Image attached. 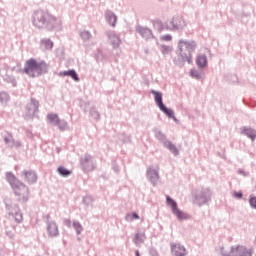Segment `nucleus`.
Instances as JSON below:
<instances>
[{"label": "nucleus", "instance_id": "1", "mask_svg": "<svg viewBox=\"0 0 256 256\" xmlns=\"http://www.w3.org/2000/svg\"><path fill=\"white\" fill-rule=\"evenodd\" d=\"M32 22L37 29H47V31H61L63 29L61 19L44 10L35 11L32 16Z\"/></svg>", "mask_w": 256, "mask_h": 256}, {"label": "nucleus", "instance_id": "2", "mask_svg": "<svg viewBox=\"0 0 256 256\" xmlns=\"http://www.w3.org/2000/svg\"><path fill=\"white\" fill-rule=\"evenodd\" d=\"M195 49H197V42L193 40H179L178 50L176 51L178 56L174 59V63L180 66L185 65V63L191 65Z\"/></svg>", "mask_w": 256, "mask_h": 256}, {"label": "nucleus", "instance_id": "3", "mask_svg": "<svg viewBox=\"0 0 256 256\" xmlns=\"http://www.w3.org/2000/svg\"><path fill=\"white\" fill-rule=\"evenodd\" d=\"M6 180L14 194L19 197L18 201L20 203H27V201H29V187L21 182L13 172H6Z\"/></svg>", "mask_w": 256, "mask_h": 256}, {"label": "nucleus", "instance_id": "4", "mask_svg": "<svg viewBox=\"0 0 256 256\" xmlns=\"http://www.w3.org/2000/svg\"><path fill=\"white\" fill-rule=\"evenodd\" d=\"M23 73L32 79L41 77V75H47L49 73V64L43 60L37 61L35 58H30L25 62Z\"/></svg>", "mask_w": 256, "mask_h": 256}, {"label": "nucleus", "instance_id": "5", "mask_svg": "<svg viewBox=\"0 0 256 256\" xmlns=\"http://www.w3.org/2000/svg\"><path fill=\"white\" fill-rule=\"evenodd\" d=\"M151 93L152 95H154V101L160 111H162V113H164V115H166L168 119H173L174 121H177V118L175 117V112L163 104V93L157 90H151Z\"/></svg>", "mask_w": 256, "mask_h": 256}, {"label": "nucleus", "instance_id": "6", "mask_svg": "<svg viewBox=\"0 0 256 256\" xmlns=\"http://www.w3.org/2000/svg\"><path fill=\"white\" fill-rule=\"evenodd\" d=\"M166 205L171 208L173 215L178 219V221H187L189 219V214L179 210L177 201H175L171 196L166 195Z\"/></svg>", "mask_w": 256, "mask_h": 256}, {"label": "nucleus", "instance_id": "7", "mask_svg": "<svg viewBox=\"0 0 256 256\" xmlns=\"http://www.w3.org/2000/svg\"><path fill=\"white\" fill-rule=\"evenodd\" d=\"M211 197H212L211 189L202 188L196 191L194 196V199H195L194 201L197 205L201 207L202 205H207V203L211 201Z\"/></svg>", "mask_w": 256, "mask_h": 256}, {"label": "nucleus", "instance_id": "8", "mask_svg": "<svg viewBox=\"0 0 256 256\" xmlns=\"http://www.w3.org/2000/svg\"><path fill=\"white\" fill-rule=\"evenodd\" d=\"M80 165L85 173H89V171H93V169H95L97 163H95L93 156L85 154L84 156L80 157Z\"/></svg>", "mask_w": 256, "mask_h": 256}, {"label": "nucleus", "instance_id": "9", "mask_svg": "<svg viewBox=\"0 0 256 256\" xmlns=\"http://www.w3.org/2000/svg\"><path fill=\"white\" fill-rule=\"evenodd\" d=\"M44 221L47 225L46 229L49 237H59V226L55 221H51V215L47 214L44 216Z\"/></svg>", "mask_w": 256, "mask_h": 256}, {"label": "nucleus", "instance_id": "10", "mask_svg": "<svg viewBox=\"0 0 256 256\" xmlns=\"http://www.w3.org/2000/svg\"><path fill=\"white\" fill-rule=\"evenodd\" d=\"M228 256H253V252L245 246H232Z\"/></svg>", "mask_w": 256, "mask_h": 256}, {"label": "nucleus", "instance_id": "11", "mask_svg": "<svg viewBox=\"0 0 256 256\" xmlns=\"http://www.w3.org/2000/svg\"><path fill=\"white\" fill-rule=\"evenodd\" d=\"M22 177L28 185H35L37 183L39 176L37 175V172L32 169L24 170L22 172Z\"/></svg>", "mask_w": 256, "mask_h": 256}, {"label": "nucleus", "instance_id": "12", "mask_svg": "<svg viewBox=\"0 0 256 256\" xmlns=\"http://www.w3.org/2000/svg\"><path fill=\"white\" fill-rule=\"evenodd\" d=\"M39 112V102L35 98H31V101L26 105V115L30 118L35 117V113Z\"/></svg>", "mask_w": 256, "mask_h": 256}, {"label": "nucleus", "instance_id": "13", "mask_svg": "<svg viewBox=\"0 0 256 256\" xmlns=\"http://www.w3.org/2000/svg\"><path fill=\"white\" fill-rule=\"evenodd\" d=\"M147 179L151 183L153 187H157V183H159V170L148 167L147 168Z\"/></svg>", "mask_w": 256, "mask_h": 256}, {"label": "nucleus", "instance_id": "14", "mask_svg": "<svg viewBox=\"0 0 256 256\" xmlns=\"http://www.w3.org/2000/svg\"><path fill=\"white\" fill-rule=\"evenodd\" d=\"M170 24H171V27L169 28L170 31H179V30L183 29V27H185V25H187L185 23V20L181 16L173 17Z\"/></svg>", "mask_w": 256, "mask_h": 256}, {"label": "nucleus", "instance_id": "15", "mask_svg": "<svg viewBox=\"0 0 256 256\" xmlns=\"http://www.w3.org/2000/svg\"><path fill=\"white\" fill-rule=\"evenodd\" d=\"M106 35L114 49H117L121 45V37L115 31L108 30L106 31Z\"/></svg>", "mask_w": 256, "mask_h": 256}, {"label": "nucleus", "instance_id": "16", "mask_svg": "<svg viewBox=\"0 0 256 256\" xmlns=\"http://www.w3.org/2000/svg\"><path fill=\"white\" fill-rule=\"evenodd\" d=\"M4 143L5 145H7V147H10V149H13V147L19 149L23 146L21 141L15 140V138H13V135L11 134H8V136L4 137Z\"/></svg>", "mask_w": 256, "mask_h": 256}, {"label": "nucleus", "instance_id": "17", "mask_svg": "<svg viewBox=\"0 0 256 256\" xmlns=\"http://www.w3.org/2000/svg\"><path fill=\"white\" fill-rule=\"evenodd\" d=\"M171 251L175 256H187L188 253L187 249H185V246L181 245L180 243H172Z\"/></svg>", "mask_w": 256, "mask_h": 256}, {"label": "nucleus", "instance_id": "18", "mask_svg": "<svg viewBox=\"0 0 256 256\" xmlns=\"http://www.w3.org/2000/svg\"><path fill=\"white\" fill-rule=\"evenodd\" d=\"M240 133H241V135L248 137V139H251V141H255V139H256L255 128H251L249 126H243L242 128H240Z\"/></svg>", "mask_w": 256, "mask_h": 256}, {"label": "nucleus", "instance_id": "19", "mask_svg": "<svg viewBox=\"0 0 256 256\" xmlns=\"http://www.w3.org/2000/svg\"><path fill=\"white\" fill-rule=\"evenodd\" d=\"M136 31L139 33V35H141V37H143V39H151V37H153V31L147 27L138 25L136 27Z\"/></svg>", "mask_w": 256, "mask_h": 256}, {"label": "nucleus", "instance_id": "20", "mask_svg": "<svg viewBox=\"0 0 256 256\" xmlns=\"http://www.w3.org/2000/svg\"><path fill=\"white\" fill-rule=\"evenodd\" d=\"M59 76L60 77H71V79H73V81H76V83H78V81H80L79 74H77V71H75L74 69L62 71L59 73Z\"/></svg>", "mask_w": 256, "mask_h": 256}, {"label": "nucleus", "instance_id": "21", "mask_svg": "<svg viewBox=\"0 0 256 256\" xmlns=\"http://www.w3.org/2000/svg\"><path fill=\"white\" fill-rule=\"evenodd\" d=\"M106 16V21L109 25H111L112 27H116L117 25V15H115L113 13V11L111 10H107L105 13Z\"/></svg>", "mask_w": 256, "mask_h": 256}, {"label": "nucleus", "instance_id": "22", "mask_svg": "<svg viewBox=\"0 0 256 256\" xmlns=\"http://www.w3.org/2000/svg\"><path fill=\"white\" fill-rule=\"evenodd\" d=\"M95 59L97 63L109 61V53L103 52L101 48H98L97 53L95 54Z\"/></svg>", "mask_w": 256, "mask_h": 256}, {"label": "nucleus", "instance_id": "23", "mask_svg": "<svg viewBox=\"0 0 256 256\" xmlns=\"http://www.w3.org/2000/svg\"><path fill=\"white\" fill-rule=\"evenodd\" d=\"M196 65L199 69H205L208 65L207 56L205 54H199L196 58Z\"/></svg>", "mask_w": 256, "mask_h": 256}, {"label": "nucleus", "instance_id": "24", "mask_svg": "<svg viewBox=\"0 0 256 256\" xmlns=\"http://www.w3.org/2000/svg\"><path fill=\"white\" fill-rule=\"evenodd\" d=\"M153 133H154L156 139L158 141H160V143H163V145H164V143H167V141H168L167 136L164 135V133L161 131V129L154 128Z\"/></svg>", "mask_w": 256, "mask_h": 256}, {"label": "nucleus", "instance_id": "25", "mask_svg": "<svg viewBox=\"0 0 256 256\" xmlns=\"http://www.w3.org/2000/svg\"><path fill=\"white\" fill-rule=\"evenodd\" d=\"M40 45L42 49H45L46 51H51V49H53V41H51L49 38H43Z\"/></svg>", "mask_w": 256, "mask_h": 256}, {"label": "nucleus", "instance_id": "26", "mask_svg": "<svg viewBox=\"0 0 256 256\" xmlns=\"http://www.w3.org/2000/svg\"><path fill=\"white\" fill-rule=\"evenodd\" d=\"M203 75H205V73L201 70H197L195 68L190 70V76L192 79H196V81H201V79H203Z\"/></svg>", "mask_w": 256, "mask_h": 256}, {"label": "nucleus", "instance_id": "27", "mask_svg": "<svg viewBox=\"0 0 256 256\" xmlns=\"http://www.w3.org/2000/svg\"><path fill=\"white\" fill-rule=\"evenodd\" d=\"M163 145L166 149H168V151L172 152L173 155H179V149H177V146L171 143V141L167 140Z\"/></svg>", "mask_w": 256, "mask_h": 256}, {"label": "nucleus", "instance_id": "28", "mask_svg": "<svg viewBox=\"0 0 256 256\" xmlns=\"http://www.w3.org/2000/svg\"><path fill=\"white\" fill-rule=\"evenodd\" d=\"M6 209H8V215H10V217L21 211V208H19L17 204L6 205Z\"/></svg>", "mask_w": 256, "mask_h": 256}, {"label": "nucleus", "instance_id": "29", "mask_svg": "<svg viewBox=\"0 0 256 256\" xmlns=\"http://www.w3.org/2000/svg\"><path fill=\"white\" fill-rule=\"evenodd\" d=\"M57 173L60 177H69L71 175V170L65 168V166H60L57 168Z\"/></svg>", "mask_w": 256, "mask_h": 256}, {"label": "nucleus", "instance_id": "30", "mask_svg": "<svg viewBox=\"0 0 256 256\" xmlns=\"http://www.w3.org/2000/svg\"><path fill=\"white\" fill-rule=\"evenodd\" d=\"M47 119H48L49 123H52L55 126H57V124L61 120V118H59L58 114H53V113L48 114Z\"/></svg>", "mask_w": 256, "mask_h": 256}, {"label": "nucleus", "instance_id": "31", "mask_svg": "<svg viewBox=\"0 0 256 256\" xmlns=\"http://www.w3.org/2000/svg\"><path fill=\"white\" fill-rule=\"evenodd\" d=\"M89 114H90V117H92V119H94V121H100L101 120V114L99 113L97 108L92 107L90 109Z\"/></svg>", "mask_w": 256, "mask_h": 256}, {"label": "nucleus", "instance_id": "32", "mask_svg": "<svg viewBox=\"0 0 256 256\" xmlns=\"http://www.w3.org/2000/svg\"><path fill=\"white\" fill-rule=\"evenodd\" d=\"M73 229L76 231V235H81L83 233V225L77 220H74L72 223Z\"/></svg>", "mask_w": 256, "mask_h": 256}, {"label": "nucleus", "instance_id": "33", "mask_svg": "<svg viewBox=\"0 0 256 256\" xmlns=\"http://www.w3.org/2000/svg\"><path fill=\"white\" fill-rule=\"evenodd\" d=\"M4 81H6V83H10L13 87H17V80L15 79V76L6 74L4 76Z\"/></svg>", "mask_w": 256, "mask_h": 256}, {"label": "nucleus", "instance_id": "34", "mask_svg": "<svg viewBox=\"0 0 256 256\" xmlns=\"http://www.w3.org/2000/svg\"><path fill=\"white\" fill-rule=\"evenodd\" d=\"M80 37H81V39H83V41H90L91 37H93V36L91 35V32L84 30V31L80 32Z\"/></svg>", "mask_w": 256, "mask_h": 256}, {"label": "nucleus", "instance_id": "35", "mask_svg": "<svg viewBox=\"0 0 256 256\" xmlns=\"http://www.w3.org/2000/svg\"><path fill=\"white\" fill-rule=\"evenodd\" d=\"M171 51H173V47L167 46V45H162L161 46V53L163 55H169V53H171Z\"/></svg>", "mask_w": 256, "mask_h": 256}, {"label": "nucleus", "instance_id": "36", "mask_svg": "<svg viewBox=\"0 0 256 256\" xmlns=\"http://www.w3.org/2000/svg\"><path fill=\"white\" fill-rule=\"evenodd\" d=\"M56 127H58L60 131H65L67 129V121L60 119Z\"/></svg>", "mask_w": 256, "mask_h": 256}, {"label": "nucleus", "instance_id": "37", "mask_svg": "<svg viewBox=\"0 0 256 256\" xmlns=\"http://www.w3.org/2000/svg\"><path fill=\"white\" fill-rule=\"evenodd\" d=\"M14 217L16 223H22L23 222V213L21 210L19 212H16V214L12 215Z\"/></svg>", "mask_w": 256, "mask_h": 256}, {"label": "nucleus", "instance_id": "38", "mask_svg": "<svg viewBox=\"0 0 256 256\" xmlns=\"http://www.w3.org/2000/svg\"><path fill=\"white\" fill-rule=\"evenodd\" d=\"M0 101L1 103H7V101H9V93L5 91L0 92Z\"/></svg>", "mask_w": 256, "mask_h": 256}, {"label": "nucleus", "instance_id": "39", "mask_svg": "<svg viewBox=\"0 0 256 256\" xmlns=\"http://www.w3.org/2000/svg\"><path fill=\"white\" fill-rule=\"evenodd\" d=\"M249 204L252 209H256V197L251 195L249 198Z\"/></svg>", "mask_w": 256, "mask_h": 256}, {"label": "nucleus", "instance_id": "40", "mask_svg": "<svg viewBox=\"0 0 256 256\" xmlns=\"http://www.w3.org/2000/svg\"><path fill=\"white\" fill-rule=\"evenodd\" d=\"M84 205H91L93 203V198L91 196H85L83 198Z\"/></svg>", "mask_w": 256, "mask_h": 256}, {"label": "nucleus", "instance_id": "41", "mask_svg": "<svg viewBox=\"0 0 256 256\" xmlns=\"http://www.w3.org/2000/svg\"><path fill=\"white\" fill-rule=\"evenodd\" d=\"M134 243H143V238H141V234H136L134 236Z\"/></svg>", "mask_w": 256, "mask_h": 256}, {"label": "nucleus", "instance_id": "42", "mask_svg": "<svg viewBox=\"0 0 256 256\" xmlns=\"http://www.w3.org/2000/svg\"><path fill=\"white\" fill-rule=\"evenodd\" d=\"M172 39H173V36H171V34H166L161 37L162 41H171Z\"/></svg>", "mask_w": 256, "mask_h": 256}, {"label": "nucleus", "instance_id": "43", "mask_svg": "<svg viewBox=\"0 0 256 256\" xmlns=\"http://www.w3.org/2000/svg\"><path fill=\"white\" fill-rule=\"evenodd\" d=\"M149 254L151 256H159V252H157V249H155V248H150L149 249Z\"/></svg>", "mask_w": 256, "mask_h": 256}, {"label": "nucleus", "instance_id": "44", "mask_svg": "<svg viewBox=\"0 0 256 256\" xmlns=\"http://www.w3.org/2000/svg\"><path fill=\"white\" fill-rule=\"evenodd\" d=\"M233 197H236V199H243V192H234Z\"/></svg>", "mask_w": 256, "mask_h": 256}, {"label": "nucleus", "instance_id": "45", "mask_svg": "<svg viewBox=\"0 0 256 256\" xmlns=\"http://www.w3.org/2000/svg\"><path fill=\"white\" fill-rule=\"evenodd\" d=\"M64 225H66V227L71 229V219H64Z\"/></svg>", "mask_w": 256, "mask_h": 256}, {"label": "nucleus", "instance_id": "46", "mask_svg": "<svg viewBox=\"0 0 256 256\" xmlns=\"http://www.w3.org/2000/svg\"><path fill=\"white\" fill-rule=\"evenodd\" d=\"M112 169L113 171H115V173H119V165H117L116 163L112 164Z\"/></svg>", "mask_w": 256, "mask_h": 256}, {"label": "nucleus", "instance_id": "47", "mask_svg": "<svg viewBox=\"0 0 256 256\" xmlns=\"http://www.w3.org/2000/svg\"><path fill=\"white\" fill-rule=\"evenodd\" d=\"M238 175H242L243 177H247V175H249V173L245 172L244 170L239 169L238 170Z\"/></svg>", "mask_w": 256, "mask_h": 256}, {"label": "nucleus", "instance_id": "48", "mask_svg": "<svg viewBox=\"0 0 256 256\" xmlns=\"http://www.w3.org/2000/svg\"><path fill=\"white\" fill-rule=\"evenodd\" d=\"M125 219H126V221H128V223L133 222V217H132L131 214H127V215L125 216Z\"/></svg>", "mask_w": 256, "mask_h": 256}, {"label": "nucleus", "instance_id": "49", "mask_svg": "<svg viewBox=\"0 0 256 256\" xmlns=\"http://www.w3.org/2000/svg\"><path fill=\"white\" fill-rule=\"evenodd\" d=\"M6 235L9 239H13L15 237V234L12 231H6Z\"/></svg>", "mask_w": 256, "mask_h": 256}, {"label": "nucleus", "instance_id": "50", "mask_svg": "<svg viewBox=\"0 0 256 256\" xmlns=\"http://www.w3.org/2000/svg\"><path fill=\"white\" fill-rule=\"evenodd\" d=\"M130 215H132V221H135V219H139V214H137L136 212H133Z\"/></svg>", "mask_w": 256, "mask_h": 256}, {"label": "nucleus", "instance_id": "51", "mask_svg": "<svg viewBox=\"0 0 256 256\" xmlns=\"http://www.w3.org/2000/svg\"><path fill=\"white\" fill-rule=\"evenodd\" d=\"M221 255L222 256H228V255H231V252L227 253V251H225V249L222 247L221 248Z\"/></svg>", "mask_w": 256, "mask_h": 256}, {"label": "nucleus", "instance_id": "52", "mask_svg": "<svg viewBox=\"0 0 256 256\" xmlns=\"http://www.w3.org/2000/svg\"><path fill=\"white\" fill-rule=\"evenodd\" d=\"M135 255L136 256H141V253H139V250H135Z\"/></svg>", "mask_w": 256, "mask_h": 256}, {"label": "nucleus", "instance_id": "53", "mask_svg": "<svg viewBox=\"0 0 256 256\" xmlns=\"http://www.w3.org/2000/svg\"><path fill=\"white\" fill-rule=\"evenodd\" d=\"M83 111H84V113H87V110L85 108H83Z\"/></svg>", "mask_w": 256, "mask_h": 256}, {"label": "nucleus", "instance_id": "54", "mask_svg": "<svg viewBox=\"0 0 256 256\" xmlns=\"http://www.w3.org/2000/svg\"><path fill=\"white\" fill-rule=\"evenodd\" d=\"M159 1H163V0H159Z\"/></svg>", "mask_w": 256, "mask_h": 256}]
</instances>
